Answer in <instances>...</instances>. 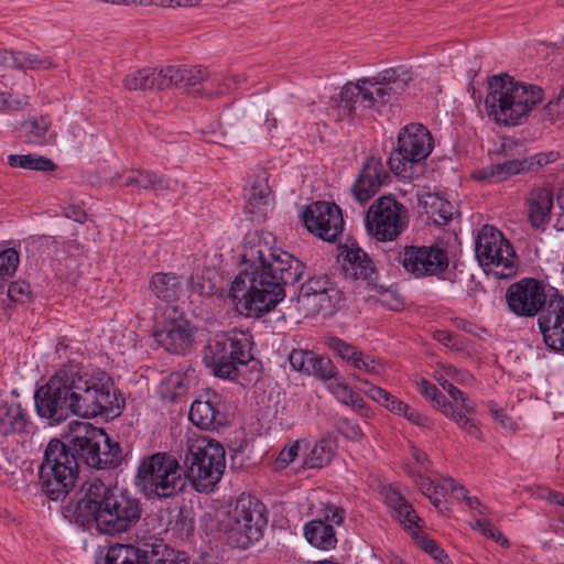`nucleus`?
Segmentation results:
<instances>
[{"label": "nucleus", "mask_w": 564, "mask_h": 564, "mask_svg": "<svg viewBox=\"0 0 564 564\" xmlns=\"http://www.w3.org/2000/svg\"><path fill=\"white\" fill-rule=\"evenodd\" d=\"M304 535L307 542L321 550H333L337 544V538L332 524L324 520H312L304 527Z\"/></svg>", "instance_id": "nucleus-33"}, {"label": "nucleus", "mask_w": 564, "mask_h": 564, "mask_svg": "<svg viewBox=\"0 0 564 564\" xmlns=\"http://www.w3.org/2000/svg\"><path fill=\"white\" fill-rule=\"evenodd\" d=\"M485 106L498 124L517 126L543 100L541 87L518 82L507 74L488 80Z\"/></svg>", "instance_id": "nucleus-5"}, {"label": "nucleus", "mask_w": 564, "mask_h": 564, "mask_svg": "<svg viewBox=\"0 0 564 564\" xmlns=\"http://www.w3.org/2000/svg\"><path fill=\"white\" fill-rule=\"evenodd\" d=\"M69 433L62 441L77 463L82 460L96 469L117 468L123 454L118 442L112 441L104 429L88 422L73 421Z\"/></svg>", "instance_id": "nucleus-6"}, {"label": "nucleus", "mask_w": 564, "mask_h": 564, "mask_svg": "<svg viewBox=\"0 0 564 564\" xmlns=\"http://www.w3.org/2000/svg\"><path fill=\"white\" fill-rule=\"evenodd\" d=\"M142 512L141 500L128 490H118L99 478H91L80 488L73 517L80 525L94 523L99 532L116 535L135 527Z\"/></svg>", "instance_id": "nucleus-3"}, {"label": "nucleus", "mask_w": 564, "mask_h": 564, "mask_svg": "<svg viewBox=\"0 0 564 564\" xmlns=\"http://www.w3.org/2000/svg\"><path fill=\"white\" fill-rule=\"evenodd\" d=\"M150 290L161 301L172 303L182 292L180 278L174 273H155L150 281Z\"/></svg>", "instance_id": "nucleus-34"}, {"label": "nucleus", "mask_w": 564, "mask_h": 564, "mask_svg": "<svg viewBox=\"0 0 564 564\" xmlns=\"http://www.w3.org/2000/svg\"><path fill=\"white\" fill-rule=\"evenodd\" d=\"M225 448L209 437H197L188 443L183 470L186 481L198 492H209L220 480L225 467Z\"/></svg>", "instance_id": "nucleus-9"}, {"label": "nucleus", "mask_w": 564, "mask_h": 564, "mask_svg": "<svg viewBox=\"0 0 564 564\" xmlns=\"http://www.w3.org/2000/svg\"><path fill=\"white\" fill-rule=\"evenodd\" d=\"M206 77V69L198 66L171 65L164 67L165 89L170 87H195Z\"/></svg>", "instance_id": "nucleus-30"}, {"label": "nucleus", "mask_w": 564, "mask_h": 564, "mask_svg": "<svg viewBox=\"0 0 564 564\" xmlns=\"http://www.w3.org/2000/svg\"><path fill=\"white\" fill-rule=\"evenodd\" d=\"M273 242L269 232L254 231L245 237L241 262L246 268L229 291L240 314L260 317L272 311L285 297L284 288L299 282L304 273V263L273 248Z\"/></svg>", "instance_id": "nucleus-1"}, {"label": "nucleus", "mask_w": 564, "mask_h": 564, "mask_svg": "<svg viewBox=\"0 0 564 564\" xmlns=\"http://www.w3.org/2000/svg\"><path fill=\"white\" fill-rule=\"evenodd\" d=\"M188 416L194 425L206 431L218 430L227 422L220 395L216 392L196 399L191 405Z\"/></svg>", "instance_id": "nucleus-23"}, {"label": "nucleus", "mask_w": 564, "mask_h": 564, "mask_svg": "<svg viewBox=\"0 0 564 564\" xmlns=\"http://www.w3.org/2000/svg\"><path fill=\"white\" fill-rule=\"evenodd\" d=\"M343 253V271L347 279L368 281L376 274L372 260L359 247H347Z\"/></svg>", "instance_id": "nucleus-26"}, {"label": "nucleus", "mask_w": 564, "mask_h": 564, "mask_svg": "<svg viewBox=\"0 0 564 564\" xmlns=\"http://www.w3.org/2000/svg\"><path fill=\"white\" fill-rule=\"evenodd\" d=\"M458 488L459 485H457L454 479L447 478L444 479L442 484H434V487H432V490L430 491V494H427V498L435 507H438L442 500L449 491L454 492L458 490Z\"/></svg>", "instance_id": "nucleus-50"}, {"label": "nucleus", "mask_w": 564, "mask_h": 564, "mask_svg": "<svg viewBox=\"0 0 564 564\" xmlns=\"http://www.w3.org/2000/svg\"><path fill=\"white\" fill-rule=\"evenodd\" d=\"M549 300L544 284L533 278H523L510 284L506 291L509 310L520 317H539L549 305Z\"/></svg>", "instance_id": "nucleus-17"}, {"label": "nucleus", "mask_w": 564, "mask_h": 564, "mask_svg": "<svg viewBox=\"0 0 564 564\" xmlns=\"http://www.w3.org/2000/svg\"><path fill=\"white\" fill-rule=\"evenodd\" d=\"M207 274H195L191 278L189 288L192 292L197 293L200 296H210L217 292V285L214 279Z\"/></svg>", "instance_id": "nucleus-48"}, {"label": "nucleus", "mask_w": 564, "mask_h": 564, "mask_svg": "<svg viewBox=\"0 0 564 564\" xmlns=\"http://www.w3.org/2000/svg\"><path fill=\"white\" fill-rule=\"evenodd\" d=\"M36 412L50 425L70 415L115 417L121 405L111 378L101 370L89 371L79 364L63 365L34 393Z\"/></svg>", "instance_id": "nucleus-2"}, {"label": "nucleus", "mask_w": 564, "mask_h": 564, "mask_svg": "<svg viewBox=\"0 0 564 564\" xmlns=\"http://www.w3.org/2000/svg\"><path fill=\"white\" fill-rule=\"evenodd\" d=\"M289 362L293 370L321 380H332L337 373L335 365L328 357L311 350L293 349L289 355Z\"/></svg>", "instance_id": "nucleus-24"}, {"label": "nucleus", "mask_w": 564, "mask_h": 564, "mask_svg": "<svg viewBox=\"0 0 564 564\" xmlns=\"http://www.w3.org/2000/svg\"><path fill=\"white\" fill-rule=\"evenodd\" d=\"M529 219L533 227L538 228L545 224L550 218L553 206L552 192L546 187L535 188L531 191L528 198Z\"/></svg>", "instance_id": "nucleus-31"}, {"label": "nucleus", "mask_w": 564, "mask_h": 564, "mask_svg": "<svg viewBox=\"0 0 564 564\" xmlns=\"http://www.w3.org/2000/svg\"><path fill=\"white\" fill-rule=\"evenodd\" d=\"M302 220L310 232L325 241L334 242L344 229L340 208L328 202H316L302 213Z\"/></svg>", "instance_id": "nucleus-18"}, {"label": "nucleus", "mask_w": 564, "mask_h": 564, "mask_svg": "<svg viewBox=\"0 0 564 564\" xmlns=\"http://www.w3.org/2000/svg\"><path fill=\"white\" fill-rule=\"evenodd\" d=\"M345 511L336 506H327L324 511V521L326 523L341 524Z\"/></svg>", "instance_id": "nucleus-59"}, {"label": "nucleus", "mask_w": 564, "mask_h": 564, "mask_svg": "<svg viewBox=\"0 0 564 564\" xmlns=\"http://www.w3.org/2000/svg\"><path fill=\"white\" fill-rule=\"evenodd\" d=\"M557 153H538L522 160H507L501 163L491 164L477 171L474 176L488 183H500L507 181L513 175L536 171L538 169L554 162Z\"/></svg>", "instance_id": "nucleus-19"}, {"label": "nucleus", "mask_w": 564, "mask_h": 564, "mask_svg": "<svg viewBox=\"0 0 564 564\" xmlns=\"http://www.w3.org/2000/svg\"><path fill=\"white\" fill-rule=\"evenodd\" d=\"M434 338L443 344L446 347L453 348V349H459V345L456 340V337L446 330H436L434 333Z\"/></svg>", "instance_id": "nucleus-60"}, {"label": "nucleus", "mask_w": 564, "mask_h": 564, "mask_svg": "<svg viewBox=\"0 0 564 564\" xmlns=\"http://www.w3.org/2000/svg\"><path fill=\"white\" fill-rule=\"evenodd\" d=\"M389 177L390 175L381 160L373 155L368 156L351 187L354 198L361 205L367 203L386 184Z\"/></svg>", "instance_id": "nucleus-21"}, {"label": "nucleus", "mask_w": 564, "mask_h": 564, "mask_svg": "<svg viewBox=\"0 0 564 564\" xmlns=\"http://www.w3.org/2000/svg\"><path fill=\"white\" fill-rule=\"evenodd\" d=\"M437 380L441 387L447 391L454 401L459 402L467 413H475V403L470 401L462 390L456 388L448 379L438 378Z\"/></svg>", "instance_id": "nucleus-49"}, {"label": "nucleus", "mask_w": 564, "mask_h": 564, "mask_svg": "<svg viewBox=\"0 0 564 564\" xmlns=\"http://www.w3.org/2000/svg\"><path fill=\"white\" fill-rule=\"evenodd\" d=\"M246 197L247 204L251 208L250 213L258 210L260 214L264 215L272 199L271 188L264 180L257 181L249 188Z\"/></svg>", "instance_id": "nucleus-37"}, {"label": "nucleus", "mask_w": 564, "mask_h": 564, "mask_svg": "<svg viewBox=\"0 0 564 564\" xmlns=\"http://www.w3.org/2000/svg\"><path fill=\"white\" fill-rule=\"evenodd\" d=\"M419 391L420 393L427 400L434 401L436 404H441V399L444 397L443 393H441L435 384L432 382L422 379L419 383Z\"/></svg>", "instance_id": "nucleus-55"}, {"label": "nucleus", "mask_w": 564, "mask_h": 564, "mask_svg": "<svg viewBox=\"0 0 564 564\" xmlns=\"http://www.w3.org/2000/svg\"><path fill=\"white\" fill-rule=\"evenodd\" d=\"M333 455V442L329 438H322L313 446L304 465L308 468H322L330 463Z\"/></svg>", "instance_id": "nucleus-39"}, {"label": "nucleus", "mask_w": 564, "mask_h": 564, "mask_svg": "<svg viewBox=\"0 0 564 564\" xmlns=\"http://www.w3.org/2000/svg\"><path fill=\"white\" fill-rule=\"evenodd\" d=\"M409 77L397 69H386L372 78H360L347 83L340 91L339 101L332 108V116L340 121L345 118L365 116L369 110L381 111L398 95L405 91Z\"/></svg>", "instance_id": "nucleus-4"}, {"label": "nucleus", "mask_w": 564, "mask_h": 564, "mask_svg": "<svg viewBox=\"0 0 564 564\" xmlns=\"http://www.w3.org/2000/svg\"><path fill=\"white\" fill-rule=\"evenodd\" d=\"M8 164L11 167H20L35 171H54L56 165L47 158L35 154H10L7 158Z\"/></svg>", "instance_id": "nucleus-38"}, {"label": "nucleus", "mask_w": 564, "mask_h": 564, "mask_svg": "<svg viewBox=\"0 0 564 564\" xmlns=\"http://www.w3.org/2000/svg\"><path fill=\"white\" fill-rule=\"evenodd\" d=\"M122 186H132L155 193L162 191H177L178 181L165 178L148 170H131L123 176Z\"/></svg>", "instance_id": "nucleus-28"}, {"label": "nucleus", "mask_w": 564, "mask_h": 564, "mask_svg": "<svg viewBox=\"0 0 564 564\" xmlns=\"http://www.w3.org/2000/svg\"><path fill=\"white\" fill-rule=\"evenodd\" d=\"M164 67H145L124 76L122 84L128 90H163L165 89Z\"/></svg>", "instance_id": "nucleus-29"}, {"label": "nucleus", "mask_w": 564, "mask_h": 564, "mask_svg": "<svg viewBox=\"0 0 564 564\" xmlns=\"http://www.w3.org/2000/svg\"><path fill=\"white\" fill-rule=\"evenodd\" d=\"M79 465L73 454L58 438L46 445L39 466V484L42 492L51 500L64 498L74 487Z\"/></svg>", "instance_id": "nucleus-10"}, {"label": "nucleus", "mask_w": 564, "mask_h": 564, "mask_svg": "<svg viewBox=\"0 0 564 564\" xmlns=\"http://www.w3.org/2000/svg\"><path fill=\"white\" fill-rule=\"evenodd\" d=\"M326 346L333 350L336 355H338L343 360H345L349 366L352 364L358 354L361 351L356 346L350 343L345 341L344 339L330 336L326 338Z\"/></svg>", "instance_id": "nucleus-43"}, {"label": "nucleus", "mask_w": 564, "mask_h": 564, "mask_svg": "<svg viewBox=\"0 0 564 564\" xmlns=\"http://www.w3.org/2000/svg\"><path fill=\"white\" fill-rule=\"evenodd\" d=\"M189 389V379L182 372H173L162 383V394L172 402L185 399Z\"/></svg>", "instance_id": "nucleus-36"}, {"label": "nucleus", "mask_w": 564, "mask_h": 564, "mask_svg": "<svg viewBox=\"0 0 564 564\" xmlns=\"http://www.w3.org/2000/svg\"><path fill=\"white\" fill-rule=\"evenodd\" d=\"M475 256L480 267L498 278H509L517 272V256L510 241L500 230L485 225L475 241Z\"/></svg>", "instance_id": "nucleus-13"}, {"label": "nucleus", "mask_w": 564, "mask_h": 564, "mask_svg": "<svg viewBox=\"0 0 564 564\" xmlns=\"http://www.w3.org/2000/svg\"><path fill=\"white\" fill-rule=\"evenodd\" d=\"M408 209L395 198L382 196L368 209L366 228L379 241L397 239L408 226Z\"/></svg>", "instance_id": "nucleus-15"}, {"label": "nucleus", "mask_w": 564, "mask_h": 564, "mask_svg": "<svg viewBox=\"0 0 564 564\" xmlns=\"http://www.w3.org/2000/svg\"><path fill=\"white\" fill-rule=\"evenodd\" d=\"M153 337L167 352L186 355L194 345V328L187 321L173 319L154 330Z\"/></svg>", "instance_id": "nucleus-22"}, {"label": "nucleus", "mask_w": 564, "mask_h": 564, "mask_svg": "<svg viewBox=\"0 0 564 564\" xmlns=\"http://www.w3.org/2000/svg\"><path fill=\"white\" fill-rule=\"evenodd\" d=\"M337 296L336 289H332L325 291L321 294H315L308 296L306 303H299L304 310H306V314H316L323 310H328L333 306V299Z\"/></svg>", "instance_id": "nucleus-44"}, {"label": "nucleus", "mask_w": 564, "mask_h": 564, "mask_svg": "<svg viewBox=\"0 0 564 564\" xmlns=\"http://www.w3.org/2000/svg\"><path fill=\"white\" fill-rule=\"evenodd\" d=\"M397 259L414 279L440 276L449 264L447 250L438 245L405 246Z\"/></svg>", "instance_id": "nucleus-16"}, {"label": "nucleus", "mask_w": 564, "mask_h": 564, "mask_svg": "<svg viewBox=\"0 0 564 564\" xmlns=\"http://www.w3.org/2000/svg\"><path fill=\"white\" fill-rule=\"evenodd\" d=\"M399 416H403L412 424H415L421 427H431V421L427 416L421 414L417 412L414 408L410 406L409 404L404 403L402 405V410L397 413Z\"/></svg>", "instance_id": "nucleus-52"}, {"label": "nucleus", "mask_w": 564, "mask_h": 564, "mask_svg": "<svg viewBox=\"0 0 564 564\" xmlns=\"http://www.w3.org/2000/svg\"><path fill=\"white\" fill-rule=\"evenodd\" d=\"M105 564H149V556L147 551L131 544H115L108 549Z\"/></svg>", "instance_id": "nucleus-35"}, {"label": "nucleus", "mask_w": 564, "mask_h": 564, "mask_svg": "<svg viewBox=\"0 0 564 564\" xmlns=\"http://www.w3.org/2000/svg\"><path fill=\"white\" fill-rule=\"evenodd\" d=\"M350 366L376 378L380 377L384 372L382 362L376 359L373 356L365 354L364 351L358 354V357L352 360Z\"/></svg>", "instance_id": "nucleus-45"}, {"label": "nucleus", "mask_w": 564, "mask_h": 564, "mask_svg": "<svg viewBox=\"0 0 564 564\" xmlns=\"http://www.w3.org/2000/svg\"><path fill=\"white\" fill-rule=\"evenodd\" d=\"M329 392L341 403L347 404L355 392L347 383L334 380L328 384Z\"/></svg>", "instance_id": "nucleus-53"}, {"label": "nucleus", "mask_w": 564, "mask_h": 564, "mask_svg": "<svg viewBox=\"0 0 564 564\" xmlns=\"http://www.w3.org/2000/svg\"><path fill=\"white\" fill-rule=\"evenodd\" d=\"M8 296L11 301L18 303H25L31 297L30 284L25 281L12 282L8 289Z\"/></svg>", "instance_id": "nucleus-51"}, {"label": "nucleus", "mask_w": 564, "mask_h": 564, "mask_svg": "<svg viewBox=\"0 0 564 564\" xmlns=\"http://www.w3.org/2000/svg\"><path fill=\"white\" fill-rule=\"evenodd\" d=\"M19 261V253L15 249L9 248L0 252V288L15 273Z\"/></svg>", "instance_id": "nucleus-46"}, {"label": "nucleus", "mask_w": 564, "mask_h": 564, "mask_svg": "<svg viewBox=\"0 0 564 564\" xmlns=\"http://www.w3.org/2000/svg\"><path fill=\"white\" fill-rule=\"evenodd\" d=\"M335 289L332 282L325 276H315L308 279L305 283H303L300 288V293L297 297L299 303H306L310 300L308 296L321 294L325 291Z\"/></svg>", "instance_id": "nucleus-42"}, {"label": "nucleus", "mask_w": 564, "mask_h": 564, "mask_svg": "<svg viewBox=\"0 0 564 564\" xmlns=\"http://www.w3.org/2000/svg\"><path fill=\"white\" fill-rule=\"evenodd\" d=\"M253 356L251 339L243 332L217 334L203 349V361L214 376L236 380L240 367L247 366Z\"/></svg>", "instance_id": "nucleus-8"}, {"label": "nucleus", "mask_w": 564, "mask_h": 564, "mask_svg": "<svg viewBox=\"0 0 564 564\" xmlns=\"http://www.w3.org/2000/svg\"><path fill=\"white\" fill-rule=\"evenodd\" d=\"M491 415L496 421L500 423V425L506 430H512L514 423L512 420L507 415V413L503 410L495 409L494 406L490 408Z\"/></svg>", "instance_id": "nucleus-63"}, {"label": "nucleus", "mask_w": 564, "mask_h": 564, "mask_svg": "<svg viewBox=\"0 0 564 564\" xmlns=\"http://www.w3.org/2000/svg\"><path fill=\"white\" fill-rule=\"evenodd\" d=\"M433 150L431 132L421 123H410L398 135V147L390 153V170L403 178H413Z\"/></svg>", "instance_id": "nucleus-11"}, {"label": "nucleus", "mask_w": 564, "mask_h": 564, "mask_svg": "<svg viewBox=\"0 0 564 564\" xmlns=\"http://www.w3.org/2000/svg\"><path fill=\"white\" fill-rule=\"evenodd\" d=\"M458 491H460L463 494V500L466 501V505L471 510H476L478 512V514L480 516V518H484L487 514H489L488 508L486 506H482L477 497H469L467 495V490L465 487L459 486Z\"/></svg>", "instance_id": "nucleus-57"}, {"label": "nucleus", "mask_w": 564, "mask_h": 564, "mask_svg": "<svg viewBox=\"0 0 564 564\" xmlns=\"http://www.w3.org/2000/svg\"><path fill=\"white\" fill-rule=\"evenodd\" d=\"M19 137L28 144L43 147L54 143L56 133L52 130L51 119L47 116H40L21 122Z\"/></svg>", "instance_id": "nucleus-25"}, {"label": "nucleus", "mask_w": 564, "mask_h": 564, "mask_svg": "<svg viewBox=\"0 0 564 564\" xmlns=\"http://www.w3.org/2000/svg\"><path fill=\"white\" fill-rule=\"evenodd\" d=\"M31 424L30 416L25 408L20 402H1L0 403V434H21L28 433Z\"/></svg>", "instance_id": "nucleus-27"}, {"label": "nucleus", "mask_w": 564, "mask_h": 564, "mask_svg": "<svg viewBox=\"0 0 564 564\" xmlns=\"http://www.w3.org/2000/svg\"><path fill=\"white\" fill-rule=\"evenodd\" d=\"M134 485L145 497L169 499L185 489L186 476L174 457L155 453L139 464Z\"/></svg>", "instance_id": "nucleus-7"}, {"label": "nucleus", "mask_w": 564, "mask_h": 564, "mask_svg": "<svg viewBox=\"0 0 564 564\" xmlns=\"http://www.w3.org/2000/svg\"><path fill=\"white\" fill-rule=\"evenodd\" d=\"M415 484L417 488L421 490V492L426 497L427 494H430V491L432 490V487H434V482L430 478L422 476L421 474L416 475Z\"/></svg>", "instance_id": "nucleus-64"}, {"label": "nucleus", "mask_w": 564, "mask_h": 564, "mask_svg": "<svg viewBox=\"0 0 564 564\" xmlns=\"http://www.w3.org/2000/svg\"><path fill=\"white\" fill-rule=\"evenodd\" d=\"M543 343L552 350L564 354V296L550 294L549 305L538 317Z\"/></svg>", "instance_id": "nucleus-20"}, {"label": "nucleus", "mask_w": 564, "mask_h": 564, "mask_svg": "<svg viewBox=\"0 0 564 564\" xmlns=\"http://www.w3.org/2000/svg\"><path fill=\"white\" fill-rule=\"evenodd\" d=\"M365 384L368 386V388L365 389L364 392L370 399H372L373 401L384 406L387 410L394 414L402 410V405L404 404L402 400H400L395 395L391 394L390 392L378 386L370 384L367 381H365Z\"/></svg>", "instance_id": "nucleus-40"}, {"label": "nucleus", "mask_w": 564, "mask_h": 564, "mask_svg": "<svg viewBox=\"0 0 564 564\" xmlns=\"http://www.w3.org/2000/svg\"><path fill=\"white\" fill-rule=\"evenodd\" d=\"M419 202L429 218L438 225H446L455 213L454 205L437 193H424Z\"/></svg>", "instance_id": "nucleus-32"}, {"label": "nucleus", "mask_w": 564, "mask_h": 564, "mask_svg": "<svg viewBox=\"0 0 564 564\" xmlns=\"http://www.w3.org/2000/svg\"><path fill=\"white\" fill-rule=\"evenodd\" d=\"M300 444L299 442L293 443L289 447H284L278 458H276V465L280 468L286 467L289 464H291L295 457L299 455Z\"/></svg>", "instance_id": "nucleus-56"}, {"label": "nucleus", "mask_w": 564, "mask_h": 564, "mask_svg": "<svg viewBox=\"0 0 564 564\" xmlns=\"http://www.w3.org/2000/svg\"><path fill=\"white\" fill-rule=\"evenodd\" d=\"M14 64L12 68L26 69H48L54 66L50 57H42L36 54L13 52Z\"/></svg>", "instance_id": "nucleus-41"}, {"label": "nucleus", "mask_w": 564, "mask_h": 564, "mask_svg": "<svg viewBox=\"0 0 564 564\" xmlns=\"http://www.w3.org/2000/svg\"><path fill=\"white\" fill-rule=\"evenodd\" d=\"M473 528L479 531L484 536L494 540L499 545L507 547L509 546V541L501 533L499 529H497L488 519L478 518L475 520Z\"/></svg>", "instance_id": "nucleus-47"}, {"label": "nucleus", "mask_w": 564, "mask_h": 564, "mask_svg": "<svg viewBox=\"0 0 564 564\" xmlns=\"http://www.w3.org/2000/svg\"><path fill=\"white\" fill-rule=\"evenodd\" d=\"M265 507L256 497L241 495L223 521L228 542L239 549H247L262 536L267 525Z\"/></svg>", "instance_id": "nucleus-12"}, {"label": "nucleus", "mask_w": 564, "mask_h": 564, "mask_svg": "<svg viewBox=\"0 0 564 564\" xmlns=\"http://www.w3.org/2000/svg\"><path fill=\"white\" fill-rule=\"evenodd\" d=\"M384 502L391 509L392 517L413 535L419 546L430 554L435 562L438 564H453L444 550L421 531L422 519L397 488L390 486L386 489Z\"/></svg>", "instance_id": "nucleus-14"}, {"label": "nucleus", "mask_w": 564, "mask_h": 564, "mask_svg": "<svg viewBox=\"0 0 564 564\" xmlns=\"http://www.w3.org/2000/svg\"><path fill=\"white\" fill-rule=\"evenodd\" d=\"M340 431L345 437L352 441H360L364 436L360 426L357 423H352L348 420L343 421Z\"/></svg>", "instance_id": "nucleus-58"}, {"label": "nucleus", "mask_w": 564, "mask_h": 564, "mask_svg": "<svg viewBox=\"0 0 564 564\" xmlns=\"http://www.w3.org/2000/svg\"><path fill=\"white\" fill-rule=\"evenodd\" d=\"M535 495L541 500L564 508V494L561 491L552 490L549 487H538Z\"/></svg>", "instance_id": "nucleus-54"}, {"label": "nucleus", "mask_w": 564, "mask_h": 564, "mask_svg": "<svg viewBox=\"0 0 564 564\" xmlns=\"http://www.w3.org/2000/svg\"><path fill=\"white\" fill-rule=\"evenodd\" d=\"M453 323H454L456 328H458V329H460L463 332H466L468 334H473V335L478 336V330L484 332V329H481L475 323H473V322H470V321H468L466 318L456 317V318H454Z\"/></svg>", "instance_id": "nucleus-61"}, {"label": "nucleus", "mask_w": 564, "mask_h": 564, "mask_svg": "<svg viewBox=\"0 0 564 564\" xmlns=\"http://www.w3.org/2000/svg\"><path fill=\"white\" fill-rule=\"evenodd\" d=\"M346 405L351 406L355 411L362 415H368L369 408L366 401L357 392L352 393L349 402Z\"/></svg>", "instance_id": "nucleus-62"}]
</instances>
